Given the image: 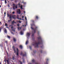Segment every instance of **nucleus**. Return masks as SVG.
I'll use <instances>...</instances> for the list:
<instances>
[{
	"instance_id": "2f4dec72",
	"label": "nucleus",
	"mask_w": 64,
	"mask_h": 64,
	"mask_svg": "<svg viewBox=\"0 0 64 64\" xmlns=\"http://www.w3.org/2000/svg\"><path fill=\"white\" fill-rule=\"evenodd\" d=\"M11 21V19H10V20H8V22H10V21Z\"/></svg>"
},
{
	"instance_id": "4c0bfd02",
	"label": "nucleus",
	"mask_w": 64,
	"mask_h": 64,
	"mask_svg": "<svg viewBox=\"0 0 64 64\" xmlns=\"http://www.w3.org/2000/svg\"><path fill=\"white\" fill-rule=\"evenodd\" d=\"M11 33L12 34H13V35H14V33L12 32H11Z\"/></svg>"
},
{
	"instance_id": "8fccbe9b",
	"label": "nucleus",
	"mask_w": 64,
	"mask_h": 64,
	"mask_svg": "<svg viewBox=\"0 0 64 64\" xmlns=\"http://www.w3.org/2000/svg\"><path fill=\"white\" fill-rule=\"evenodd\" d=\"M24 14L25 13V11H24Z\"/></svg>"
},
{
	"instance_id": "72a5a7b5",
	"label": "nucleus",
	"mask_w": 64,
	"mask_h": 64,
	"mask_svg": "<svg viewBox=\"0 0 64 64\" xmlns=\"http://www.w3.org/2000/svg\"><path fill=\"white\" fill-rule=\"evenodd\" d=\"M15 8L16 9H17V8L18 7H17V6H16V7H15Z\"/></svg>"
},
{
	"instance_id": "a18cd8bd",
	"label": "nucleus",
	"mask_w": 64,
	"mask_h": 64,
	"mask_svg": "<svg viewBox=\"0 0 64 64\" xmlns=\"http://www.w3.org/2000/svg\"><path fill=\"white\" fill-rule=\"evenodd\" d=\"M13 8L14 9H15V7L14 6Z\"/></svg>"
},
{
	"instance_id": "bb28decb",
	"label": "nucleus",
	"mask_w": 64,
	"mask_h": 64,
	"mask_svg": "<svg viewBox=\"0 0 64 64\" xmlns=\"http://www.w3.org/2000/svg\"><path fill=\"white\" fill-rule=\"evenodd\" d=\"M12 18L14 19H16V18L14 17H12Z\"/></svg>"
},
{
	"instance_id": "c756f323",
	"label": "nucleus",
	"mask_w": 64,
	"mask_h": 64,
	"mask_svg": "<svg viewBox=\"0 0 64 64\" xmlns=\"http://www.w3.org/2000/svg\"><path fill=\"white\" fill-rule=\"evenodd\" d=\"M5 4H6V3H7V1H6V0L5 1Z\"/></svg>"
},
{
	"instance_id": "de8ad7c7",
	"label": "nucleus",
	"mask_w": 64,
	"mask_h": 64,
	"mask_svg": "<svg viewBox=\"0 0 64 64\" xmlns=\"http://www.w3.org/2000/svg\"><path fill=\"white\" fill-rule=\"evenodd\" d=\"M40 52H41V53H42V50H41L40 51Z\"/></svg>"
},
{
	"instance_id": "09e8293b",
	"label": "nucleus",
	"mask_w": 64,
	"mask_h": 64,
	"mask_svg": "<svg viewBox=\"0 0 64 64\" xmlns=\"http://www.w3.org/2000/svg\"><path fill=\"white\" fill-rule=\"evenodd\" d=\"M22 18H24V16H22Z\"/></svg>"
},
{
	"instance_id": "6e6d98bb",
	"label": "nucleus",
	"mask_w": 64,
	"mask_h": 64,
	"mask_svg": "<svg viewBox=\"0 0 64 64\" xmlns=\"http://www.w3.org/2000/svg\"><path fill=\"white\" fill-rule=\"evenodd\" d=\"M1 7V5H0V8Z\"/></svg>"
},
{
	"instance_id": "f257e3e1",
	"label": "nucleus",
	"mask_w": 64,
	"mask_h": 64,
	"mask_svg": "<svg viewBox=\"0 0 64 64\" xmlns=\"http://www.w3.org/2000/svg\"><path fill=\"white\" fill-rule=\"evenodd\" d=\"M38 42H37L35 41V42L33 43L32 45H36L35 46V47H36L37 48H38V45L40 44H43V42H42V38L40 36L39 37H38Z\"/></svg>"
},
{
	"instance_id": "20e7f679",
	"label": "nucleus",
	"mask_w": 64,
	"mask_h": 64,
	"mask_svg": "<svg viewBox=\"0 0 64 64\" xmlns=\"http://www.w3.org/2000/svg\"><path fill=\"white\" fill-rule=\"evenodd\" d=\"M17 49V53H16V55L17 56H19V53L18 52H19V50H18V48H16Z\"/></svg>"
},
{
	"instance_id": "603ef678",
	"label": "nucleus",
	"mask_w": 64,
	"mask_h": 64,
	"mask_svg": "<svg viewBox=\"0 0 64 64\" xmlns=\"http://www.w3.org/2000/svg\"><path fill=\"white\" fill-rule=\"evenodd\" d=\"M0 1H4V0H0Z\"/></svg>"
},
{
	"instance_id": "3c124183",
	"label": "nucleus",
	"mask_w": 64,
	"mask_h": 64,
	"mask_svg": "<svg viewBox=\"0 0 64 64\" xmlns=\"http://www.w3.org/2000/svg\"><path fill=\"white\" fill-rule=\"evenodd\" d=\"M14 23H15L16 24V22H14Z\"/></svg>"
},
{
	"instance_id": "f03ea898",
	"label": "nucleus",
	"mask_w": 64,
	"mask_h": 64,
	"mask_svg": "<svg viewBox=\"0 0 64 64\" xmlns=\"http://www.w3.org/2000/svg\"><path fill=\"white\" fill-rule=\"evenodd\" d=\"M37 28H38V27L37 26H36L35 28V29H34V28L33 27H31V29L34 30V33H35L36 32V30H37Z\"/></svg>"
},
{
	"instance_id": "c9c22d12",
	"label": "nucleus",
	"mask_w": 64,
	"mask_h": 64,
	"mask_svg": "<svg viewBox=\"0 0 64 64\" xmlns=\"http://www.w3.org/2000/svg\"><path fill=\"white\" fill-rule=\"evenodd\" d=\"M14 13H15V12H12V14H14Z\"/></svg>"
},
{
	"instance_id": "1a4fd4ad",
	"label": "nucleus",
	"mask_w": 64,
	"mask_h": 64,
	"mask_svg": "<svg viewBox=\"0 0 64 64\" xmlns=\"http://www.w3.org/2000/svg\"><path fill=\"white\" fill-rule=\"evenodd\" d=\"M13 40H14V42H16V39H15V38H13Z\"/></svg>"
},
{
	"instance_id": "a19ab883",
	"label": "nucleus",
	"mask_w": 64,
	"mask_h": 64,
	"mask_svg": "<svg viewBox=\"0 0 64 64\" xmlns=\"http://www.w3.org/2000/svg\"><path fill=\"white\" fill-rule=\"evenodd\" d=\"M18 5H19V7H20V3H19L18 4Z\"/></svg>"
},
{
	"instance_id": "5701e85b",
	"label": "nucleus",
	"mask_w": 64,
	"mask_h": 64,
	"mask_svg": "<svg viewBox=\"0 0 64 64\" xmlns=\"http://www.w3.org/2000/svg\"><path fill=\"white\" fill-rule=\"evenodd\" d=\"M32 62H35V60H34V59L32 60Z\"/></svg>"
},
{
	"instance_id": "f8f14e48",
	"label": "nucleus",
	"mask_w": 64,
	"mask_h": 64,
	"mask_svg": "<svg viewBox=\"0 0 64 64\" xmlns=\"http://www.w3.org/2000/svg\"><path fill=\"white\" fill-rule=\"evenodd\" d=\"M22 7H23V6L22 5H21L20 6V8L21 9H23Z\"/></svg>"
},
{
	"instance_id": "2eb2a0df",
	"label": "nucleus",
	"mask_w": 64,
	"mask_h": 64,
	"mask_svg": "<svg viewBox=\"0 0 64 64\" xmlns=\"http://www.w3.org/2000/svg\"><path fill=\"white\" fill-rule=\"evenodd\" d=\"M20 34L21 35H23V32H22V31H21Z\"/></svg>"
},
{
	"instance_id": "f704fd0d",
	"label": "nucleus",
	"mask_w": 64,
	"mask_h": 64,
	"mask_svg": "<svg viewBox=\"0 0 64 64\" xmlns=\"http://www.w3.org/2000/svg\"><path fill=\"white\" fill-rule=\"evenodd\" d=\"M33 53H36V51H34Z\"/></svg>"
},
{
	"instance_id": "9d476101",
	"label": "nucleus",
	"mask_w": 64,
	"mask_h": 64,
	"mask_svg": "<svg viewBox=\"0 0 64 64\" xmlns=\"http://www.w3.org/2000/svg\"><path fill=\"white\" fill-rule=\"evenodd\" d=\"M13 26H12L11 28L12 29V31H13L14 32H15V30H14L13 29Z\"/></svg>"
},
{
	"instance_id": "cd10ccee",
	"label": "nucleus",
	"mask_w": 64,
	"mask_h": 64,
	"mask_svg": "<svg viewBox=\"0 0 64 64\" xmlns=\"http://www.w3.org/2000/svg\"><path fill=\"white\" fill-rule=\"evenodd\" d=\"M14 59H15V57H14V56H13L12 59H13V60H14Z\"/></svg>"
},
{
	"instance_id": "c03bdc74",
	"label": "nucleus",
	"mask_w": 64,
	"mask_h": 64,
	"mask_svg": "<svg viewBox=\"0 0 64 64\" xmlns=\"http://www.w3.org/2000/svg\"><path fill=\"white\" fill-rule=\"evenodd\" d=\"M20 62V64H22V62Z\"/></svg>"
},
{
	"instance_id": "9b49d317",
	"label": "nucleus",
	"mask_w": 64,
	"mask_h": 64,
	"mask_svg": "<svg viewBox=\"0 0 64 64\" xmlns=\"http://www.w3.org/2000/svg\"><path fill=\"white\" fill-rule=\"evenodd\" d=\"M22 28V27H20V28L18 27V30H19L21 29V28Z\"/></svg>"
},
{
	"instance_id": "37998d69",
	"label": "nucleus",
	"mask_w": 64,
	"mask_h": 64,
	"mask_svg": "<svg viewBox=\"0 0 64 64\" xmlns=\"http://www.w3.org/2000/svg\"><path fill=\"white\" fill-rule=\"evenodd\" d=\"M43 46H41V48H43Z\"/></svg>"
},
{
	"instance_id": "4be33fe9",
	"label": "nucleus",
	"mask_w": 64,
	"mask_h": 64,
	"mask_svg": "<svg viewBox=\"0 0 64 64\" xmlns=\"http://www.w3.org/2000/svg\"><path fill=\"white\" fill-rule=\"evenodd\" d=\"M28 40H27L26 42V44H28Z\"/></svg>"
},
{
	"instance_id": "393cba45",
	"label": "nucleus",
	"mask_w": 64,
	"mask_h": 64,
	"mask_svg": "<svg viewBox=\"0 0 64 64\" xmlns=\"http://www.w3.org/2000/svg\"><path fill=\"white\" fill-rule=\"evenodd\" d=\"M4 16H6V12H4Z\"/></svg>"
},
{
	"instance_id": "052dcab7",
	"label": "nucleus",
	"mask_w": 64,
	"mask_h": 64,
	"mask_svg": "<svg viewBox=\"0 0 64 64\" xmlns=\"http://www.w3.org/2000/svg\"><path fill=\"white\" fill-rule=\"evenodd\" d=\"M27 38H28V37H27Z\"/></svg>"
},
{
	"instance_id": "c85d7f7f",
	"label": "nucleus",
	"mask_w": 64,
	"mask_h": 64,
	"mask_svg": "<svg viewBox=\"0 0 64 64\" xmlns=\"http://www.w3.org/2000/svg\"><path fill=\"white\" fill-rule=\"evenodd\" d=\"M1 30H2V28H1V27L0 28V32H1Z\"/></svg>"
},
{
	"instance_id": "4d7b16f0",
	"label": "nucleus",
	"mask_w": 64,
	"mask_h": 64,
	"mask_svg": "<svg viewBox=\"0 0 64 64\" xmlns=\"http://www.w3.org/2000/svg\"><path fill=\"white\" fill-rule=\"evenodd\" d=\"M1 22H0V24H1Z\"/></svg>"
},
{
	"instance_id": "0e129e2a",
	"label": "nucleus",
	"mask_w": 64,
	"mask_h": 64,
	"mask_svg": "<svg viewBox=\"0 0 64 64\" xmlns=\"http://www.w3.org/2000/svg\"><path fill=\"white\" fill-rule=\"evenodd\" d=\"M23 26H24V25H23Z\"/></svg>"
},
{
	"instance_id": "49530a36",
	"label": "nucleus",
	"mask_w": 64,
	"mask_h": 64,
	"mask_svg": "<svg viewBox=\"0 0 64 64\" xmlns=\"http://www.w3.org/2000/svg\"><path fill=\"white\" fill-rule=\"evenodd\" d=\"M17 26H19V24H18L17 25Z\"/></svg>"
},
{
	"instance_id": "6e6552de",
	"label": "nucleus",
	"mask_w": 64,
	"mask_h": 64,
	"mask_svg": "<svg viewBox=\"0 0 64 64\" xmlns=\"http://www.w3.org/2000/svg\"><path fill=\"white\" fill-rule=\"evenodd\" d=\"M46 62L45 63V64H48V62H47V61L49 60V59L48 58H47L46 59Z\"/></svg>"
},
{
	"instance_id": "412c9836",
	"label": "nucleus",
	"mask_w": 64,
	"mask_h": 64,
	"mask_svg": "<svg viewBox=\"0 0 64 64\" xmlns=\"http://www.w3.org/2000/svg\"><path fill=\"white\" fill-rule=\"evenodd\" d=\"M12 23V24H14V20H13Z\"/></svg>"
},
{
	"instance_id": "79ce46f5",
	"label": "nucleus",
	"mask_w": 64,
	"mask_h": 64,
	"mask_svg": "<svg viewBox=\"0 0 64 64\" xmlns=\"http://www.w3.org/2000/svg\"><path fill=\"white\" fill-rule=\"evenodd\" d=\"M5 42H6V44L7 43V41H6Z\"/></svg>"
},
{
	"instance_id": "0eeeda50",
	"label": "nucleus",
	"mask_w": 64,
	"mask_h": 64,
	"mask_svg": "<svg viewBox=\"0 0 64 64\" xmlns=\"http://www.w3.org/2000/svg\"><path fill=\"white\" fill-rule=\"evenodd\" d=\"M30 34L29 33H28L26 34V36H28L29 37L30 36Z\"/></svg>"
},
{
	"instance_id": "39448f33",
	"label": "nucleus",
	"mask_w": 64,
	"mask_h": 64,
	"mask_svg": "<svg viewBox=\"0 0 64 64\" xmlns=\"http://www.w3.org/2000/svg\"><path fill=\"white\" fill-rule=\"evenodd\" d=\"M7 16H8V17H9V16L10 19H11V18H12V17H11V15L10 14L9 15V14H7Z\"/></svg>"
},
{
	"instance_id": "aec40b11",
	"label": "nucleus",
	"mask_w": 64,
	"mask_h": 64,
	"mask_svg": "<svg viewBox=\"0 0 64 64\" xmlns=\"http://www.w3.org/2000/svg\"><path fill=\"white\" fill-rule=\"evenodd\" d=\"M17 18L18 19H19V15H17Z\"/></svg>"
},
{
	"instance_id": "a878e982",
	"label": "nucleus",
	"mask_w": 64,
	"mask_h": 64,
	"mask_svg": "<svg viewBox=\"0 0 64 64\" xmlns=\"http://www.w3.org/2000/svg\"><path fill=\"white\" fill-rule=\"evenodd\" d=\"M5 26H8V25H7V23H5Z\"/></svg>"
},
{
	"instance_id": "ea45409f",
	"label": "nucleus",
	"mask_w": 64,
	"mask_h": 64,
	"mask_svg": "<svg viewBox=\"0 0 64 64\" xmlns=\"http://www.w3.org/2000/svg\"><path fill=\"white\" fill-rule=\"evenodd\" d=\"M0 46L1 47H2V46H3V45H2V44H0Z\"/></svg>"
},
{
	"instance_id": "7ed1b4c3",
	"label": "nucleus",
	"mask_w": 64,
	"mask_h": 64,
	"mask_svg": "<svg viewBox=\"0 0 64 64\" xmlns=\"http://www.w3.org/2000/svg\"><path fill=\"white\" fill-rule=\"evenodd\" d=\"M20 55L22 56L23 55V56H26V52H25L24 54H23V53L22 52H21L20 54Z\"/></svg>"
},
{
	"instance_id": "dca6fc26",
	"label": "nucleus",
	"mask_w": 64,
	"mask_h": 64,
	"mask_svg": "<svg viewBox=\"0 0 64 64\" xmlns=\"http://www.w3.org/2000/svg\"><path fill=\"white\" fill-rule=\"evenodd\" d=\"M20 49H22L23 47H22V45H20Z\"/></svg>"
},
{
	"instance_id": "58836bf2",
	"label": "nucleus",
	"mask_w": 64,
	"mask_h": 64,
	"mask_svg": "<svg viewBox=\"0 0 64 64\" xmlns=\"http://www.w3.org/2000/svg\"><path fill=\"white\" fill-rule=\"evenodd\" d=\"M25 19L26 20H27V18H26V16L25 17Z\"/></svg>"
},
{
	"instance_id": "5fc2aeb1",
	"label": "nucleus",
	"mask_w": 64,
	"mask_h": 64,
	"mask_svg": "<svg viewBox=\"0 0 64 64\" xmlns=\"http://www.w3.org/2000/svg\"><path fill=\"white\" fill-rule=\"evenodd\" d=\"M8 64H9V62H8Z\"/></svg>"
},
{
	"instance_id": "4468645a",
	"label": "nucleus",
	"mask_w": 64,
	"mask_h": 64,
	"mask_svg": "<svg viewBox=\"0 0 64 64\" xmlns=\"http://www.w3.org/2000/svg\"><path fill=\"white\" fill-rule=\"evenodd\" d=\"M35 18L36 19H38V16H36Z\"/></svg>"
},
{
	"instance_id": "e2e57ef3",
	"label": "nucleus",
	"mask_w": 64,
	"mask_h": 64,
	"mask_svg": "<svg viewBox=\"0 0 64 64\" xmlns=\"http://www.w3.org/2000/svg\"><path fill=\"white\" fill-rule=\"evenodd\" d=\"M22 3H23V2H22Z\"/></svg>"
},
{
	"instance_id": "b1692460",
	"label": "nucleus",
	"mask_w": 64,
	"mask_h": 64,
	"mask_svg": "<svg viewBox=\"0 0 64 64\" xmlns=\"http://www.w3.org/2000/svg\"><path fill=\"white\" fill-rule=\"evenodd\" d=\"M7 36V37H8V38H10V36Z\"/></svg>"
},
{
	"instance_id": "6ab92c4d",
	"label": "nucleus",
	"mask_w": 64,
	"mask_h": 64,
	"mask_svg": "<svg viewBox=\"0 0 64 64\" xmlns=\"http://www.w3.org/2000/svg\"><path fill=\"white\" fill-rule=\"evenodd\" d=\"M17 22H19V23H21V21H20V20H17Z\"/></svg>"
},
{
	"instance_id": "7c9ffc66",
	"label": "nucleus",
	"mask_w": 64,
	"mask_h": 64,
	"mask_svg": "<svg viewBox=\"0 0 64 64\" xmlns=\"http://www.w3.org/2000/svg\"><path fill=\"white\" fill-rule=\"evenodd\" d=\"M34 34H32V37H33V36H34Z\"/></svg>"
},
{
	"instance_id": "bf43d9fd",
	"label": "nucleus",
	"mask_w": 64,
	"mask_h": 64,
	"mask_svg": "<svg viewBox=\"0 0 64 64\" xmlns=\"http://www.w3.org/2000/svg\"><path fill=\"white\" fill-rule=\"evenodd\" d=\"M22 20H24V19H22Z\"/></svg>"
},
{
	"instance_id": "423d86ee",
	"label": "nucleus",
	"mask_w": 64,
	"mask_h": 64,
	"mask_svg": "<svg viewBox=\"0 0 64 64\" xmlns=\"http://www.w3.org/2000/svg\"><path fill=\"white\" fill-rule=\"evenodd\" d=\"M18 10L19 11H18ZM17 10L18 11L17 12V13H18L19 14H21V10H20V9Z\"/></svg>"
},
{
	"instance_id": "f3484780",
	"label": "nucleus",
	"mask_w": 64,
	"mask_h": 64,
	"mask_svg": "<svg viewBox=\"0 0 64 64\" xmlns=\"http://www.w3.org/2000/svg\"><path fill=\"white\" fill-rule=\"evenodd\" d=\"M16 17V15H12V17Z\"/></svg>"
},
{
	"instance_id": "680f3d73",
	"label": "nucleus",
	"mask_w": 64,
	"mask_h": 64,
	"mask_svg": "<svg viewBox=\"0 0 64 64\" xmlns=\"http://www.w3.org/2000/svg\"><path fill=\"white\" fill-rule=\"evenodd\" d=\"M7 28H8V27H7Z\"/></svg>"
},
{
	"instance_id": "13d9d810",
	"label": "nucleus",
	"mask_w": 64,
	"mask_h": 64,
	"mask_svg": "<svg viewBox=\"0 0 64 64\" xmlns=\"http://www.w3.org/2000/svg\"><path fill=\"white\" fill-rule=\"evenodd\" d=\"M0 64H2L1 63V62H0Z\"/></svg>"
},
{
	"instance_id": "864d4df0",
	"label": "nucleus",
	"mask_w": 64,
	"mask_h": 64,
	"mask_svg": "<svg viewBox=\"0 0 64 64\" xmlns=\"http://www.w3.org/2000/svg\"><path fill=\"white\" fill-rule=\"evenodd\" d=\"M20 20H21V18H20Z\"/></svg>"
},
{
	"instance_id": "a211bd4d",
	"label": "nucleus",
	"mask_w": 64,
	"mask_h": 64,
	"mask_svg": "<svg viewBox=\"0 0 64 64\" xmlns=\"http://www.w3.org/2000/svg\"><path fill=\"white\" fill-rule=\"evenodd\" d=\"M13 49H14V53H16V50H15V48H14V47L13 48Z\"/></svg>"
},
{
	"instance_id": "473e14b6",
	"label": "nucleus",
	"mask_w": 64,
	"mask_h": 64,
	"mask_svg": "<svg viewBox=\"0 0 64 64\" xmlns=\"http://www.w3.org/2000/svg\"><path fill=\"white\" fill-rule=\"evenodd\" d=\"M32 21L33 23H34V20H32Z\"/></svg>"
},
{
	"instance_id": "ddd939ff",
	"label": "nucleus",
	"mask_w": 64,
	"mask_h": 64,
	"mask_svg": "<svg viewBox=\"0 0 64 64\" xmlns=\"http://www.w3.org/2000/svg\"><path fill=\"white\" fill-rule=\"evenodd\" d=\"M4 32L5 33H7V30H6V29H5L4 30Z\"/></svg>"
},
{
	"instance_id": "e433bc0d",
	"label": "nucleus",
	"mask_w": 64,
	"mask_h": 64,
	"mask_svg": "<svg viewBox=\"0 0 64 64\" xmlns=\"http://www.w3.org/2000/svg\"><path fill=\"white\" fill-rule=\"evenodd\" d=\"M30 49H32V48H31V47L30 46Z\"/></svg>"
}]
</instances>
